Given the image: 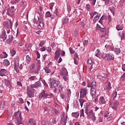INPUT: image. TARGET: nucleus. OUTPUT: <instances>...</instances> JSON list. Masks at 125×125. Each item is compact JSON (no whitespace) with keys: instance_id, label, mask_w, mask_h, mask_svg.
<instances>
[{"instance_id":"f257e3e1","label":"nucleus","mask_w":125,"mask_h":125,"mask_svg":"<svg viewBox=\"0 0 125 125\" xmlns=\"http://www.w3.org/2000/svg\"><path fill=\"white\" fill-rule=\"evenodd\" d=\"M49 97H54V95L52 93L47 94L45 93V91L43 90L41 93L39 94V98L40 100L43 99L45 100L46 103H51L50 101H46V99L50 100V98Z\"/></svg>"},{"instance_id":"f03ea898","label":"nucleus","mask_w":125,"mask_h":125,"mask_svg":"<svg viewBox=\"0 0 125 125\" xmlns=\"http://www.w3.org/2000/svg\"><path fill=\"white\" fill-rule=\"evenodd\" d=\"M85 113L86 114L89 119H91L93 122L96 121V118L95 117V113L93 112V110L88 108L86 107L85 109Z\"/></svg>"},{"instance_id":"7ed1b4c3","label":"nucleus","mask_w":125,"mask_h":125,"mask_svg":"<svg viewBox=\"0 0 125 125\" xmlns=\"http://www.w3.org/2000/svg\"><path fill=\"white\" fill-rule=\"evenodd\" d=\"M13 118L17 120V125H22V118L21 117V113L18 111L14 113Z\"/></svg>"},{"instance_id":"20e7f679","label":"nucleus","mask_w":125,"mask_h":125,"mask_svg":"<svg viewBox=\"0 0 125 125\" xmlns=\"http://www.w3.org/2000/svg\"><path fill=\"white\" fill-rule=\"evenodd\" d=\"M102 57L105 60H114V55L110 53H103L102 54Z\"/></svg>"},{"instance_id":"39448f33","label":"nucleus","mask_w":125,"mask_h":125,"mask_svg":"<svg viewBox=\"0 0 125 125\" xmlns=\"http://www.w3.org/2000/svg\"><path fill=\"white\" fill-rule=\"evenodd\" d=\"M57 16V17H59V14H58V9H56L54 12V16L51 15L50 12L47 11L45 14V17H51L52 19H54L55 18V16Z\"/></svg>"},{"instance_id":"423d86ee","label":"nucleus","mask_w":125,"mask_h":125,"mask_svg":"<svg viewBox=\"0 0 125 125\" xmlns=\"http://www.w3.org/2000/svg\"><path fill=\"white\" fill-rule=\"evenodd\" d=\"M38 21L36 20V19H34V20H33V22L34 24H38V22H39V24L38 25V29H42V28H43V22H42V21L41 19H40L38 17Z\"/></svg>"},{"instance_id":"0eeeda50","label":"nucleus","mask_w":125,"mask_h":125,"mask_svg":"<svg viewBox=\"0 0 125 125\" xmlns=\"http://www.w3.org/2000/svg\"><path fill=\"white\" fill-rule=\"evenodd\" d=\"M14 6H11L10 8L7 9V15L10 16L12 18L14 17Z\"/></svg>"},{"instance_id":"6e6552de","label":"nucleus","mask_w":125,"mask_h":125,"mask_svg":"<svg viewBox=\"0 0 125 125\" xmlns=\"http://www.w3.org/2000/svg\"><path fill=\"white\" fill-rule=\"evenodd\" d=\"M4 28H6L7 29H11L12 28V21L11 20H9L8 21H5L3 23Z\"/></svg>"},{"instance_id":"1a4fd4ad","label":"nucleus","mask_w":125,"mask_h":125,"mask_svg":"<svg viewBox=\"0 0 125 125\" xmlns=\"http://www.w3.org/2000/svg\"><path fill=\"white\" fill-rule=\"evenodd\" d=\"M19 57H16V58H15L14 69L17 73H19V69H18V67H19Z\"/></svg>"},{"instance_id":"9d476101","label":"nucleus","mask_w":125,"mask_h":125,"mask_svg":"<svg viewBox=\"0 0 125 125\" xmlns=\"http://www.w3.org/2000/svg\"><path fill=\"white\" fill-rule=\"evenodd\" d=\"M59 84V82L56 81V80L54 79H52L51 80L50 82V87L52 88H55V87L58 86V84Z\"/></svg>"},{"instance_id":"9b49d317","label":"nucleus","mask_w":125,"mask_h":125,"mask_svg":"<svg viewBox=\"0 0 125 125\" xmlns=\"http://www.w3.org/2000/svg\"><path fill=\"white\" fill-rule=\"evenodd\" d=\"M88 93L87 89L83 88L80 91V98H83L86 96V94Z\"/></svg>"},{"instance_id":"f8f14e48","label":"nucleus","mask_w":125,"mask_h":125,"mask_svg":"<svg viewBox=\"0 0 125 125\" xmlns=\"http://www.w3.org/2000/svg\"><path fill=\"white\" fill-rule=\"evenodd\" d=\"M110 105L113 110H116L118 108V106H119V102L118 101H113V102L110 101Z\"/></svg>"},{"instance_id":"ddd939ff","label":"nucleus","mask_w":125,"mask_h":125,"mask_svg":"<svg viewBox=\"0 0 125 125\" xmlns=\"http://www.w3.org/2000/svg\"><path fill=\"white\" fill-rule=\"evenodd\" d=\"M87 87H90L91 88H95L96 87V82L93 81L92 82H90L89 80L87 81Z\"/></svg>"},{"instance_id":"4468645a","label":"nucleus","mask_w":125,"mask_h":125,"mask_svg":"<svg viewBox=\"0 0 125 125\" xmlns=\"http://www.w3.org/2000/svg\"><path fill=\"white\" fill-rule=\"evenodd\" d=\"M40 86H42V83H41L40 80L30 85L31 88H39Z\"/></svg>"},{"instance_id":"2eb2a0df","label":"nucleus","mask_w":125,"mask_h":125,"mask_svg":"<svg viewBox=\"0 0 125 125\" xmlns=\"http://www.w3.org/2000/svg\"><path fill=\"white\" fill-rule=\"evenodd\" d=\"M104 90L106 91V92H109V90L112 89V87L111 86V83L108 82L106 83V85L104 87Z\"/></svg>"},{"instance_id":"dca6fc26","label":"nucleus","mask_w":125,"mask_h":125,"mask_svg":"<svg viewBox=\"0 0 125 125\" xmlns=\"http://www.w3.org/2000/svg\"><path fill=\"white\" fill-rule=\"evenodd\" d=\"M90 94L92 98H94V97L96 96V89L95 88H91L90 91Z\"/></svg>"},{"instance_id":"f3484780","label":"nucleus","mask_w":125,"mask_h":125,"mask_svg":"<svg viewBox=\"0 0 125 125\" xmlns=\"http://www.w3.org/2000/svg\"><path fill=\"white\" fill-rule=\"evenodd\" d=\"M60 74L62 76H67L68 75V71L65 67H63L62 71H60Z\"/></svg>"},{"instance_id":"a211bd4d","label":"nucleus","mask_w":125,"mask_h":125,"mask_svg":"<svg viewBox=\"0 0 125 125\" xmlns=\"http://www.w3.org/2000/svg\"><path fill=\"white\" fill-rule=\"evenodd\" d=\"M5 36H6V31H5V30H3V31L2 32V34L0 36L1 39H3V42H4V41H5V40H6L7 37Z\"/></svg>"},{"instance_id":"6ab92c4d","label":"nucleus","mask_w":125,"mask_h":125,"mask_svg":"<svg viewBox=\"0 0 125 125\" xmlns=\"http://www.w3.org/2000/svg\"><path fill=\"white\" fill-rule=\"evenodd\" d=\"M88 65H91V66L89 68L90 71H91V69L93 68V62H92V60L89 59L87 61Z\"/></svg>"},{"instance_id":"aec40b11","label":"nucleus","mask_w":125,"mask_h":125,"mask_svg":"<svg viewBox=\"0 0 125 125\" xmlns=\"http://www.w3.org/2000/svg\"><path fill=\"white\" fill-rule=\"evenodd\" d=\"M69 21V19L67 17H64L62 19V24L64 25V24H67L68 21Z\"/></svg>"},{"instance_id":"412c9836","label":"nucleus","mask_w":125,"mask_h":125,"mask_svg":"<svg viewBox=\"0 0 125 125\" xmlns=\"http://www.w3.org/2000/svg\"><path fill=\"white\" fill-rule=\"evenodd\" d=\"M55 60H57L58 58L60 57V50H57L55 52Z\"/></svg>"},{"instance_id":"4be33fe9","label":"nucleus","mask_w":125,"mask_h":125,"mask_svg":"<svg viewBox=\"0 0 125 125\" xmlns=\"http://www.w3.org/2000/svg\"><path fill=\"white\" fill-rule=\"evenodd\" d=\"M13 40V35H10L8 36V38L7 40V43H10V42H12V41Z\"/></svg>"},{"instance_id":"5701e85b","label":"nucleus","mask_w":125,"mask_h":125,"mask_svg":"<svg viewBox=\"0 0 125 125\" xmlns=\"http://www.w3.org/2000/svg\"><path fill=\"white\" fill-rule=\"evenodd\" d=\"M4 84L6 87H8L9 88L11 87V84L10 83V82L7 80L4 81Z\"/></svg>"},{"instance_id":"b1692460","label":"nucleus","mask_w":125,"mask_h":125,"mask_svg":"<svg viewBox=\"0 0 125 125\" xmlns=\"http://www.w3.org/2000/svg\"><path fill=\"white\" fill-rule=\"evenodd\" d=\"M0 108L1 110H4V108H5V101H1Z\"/></svg>"},{"instance_id":"393cba45","label":"nucleus","mask_w":125,"mask_h":125,"mask_svg":"<svg viewBox=\"0 0 125 125\" xmlns=\"http://www.w3.org/2000/svg\"><path fill=\"white\" fill-rule=\"evenodd\" d=\"M72 117L73 118H76V119L79 118V116H80V113L78 112H73L71 114Z\"/></svg>"},{"instance_id":"a878e982","label":"nucleus","mask_w":125,"mask_h":125,"mask_svg":"<svg viewBox=\"0 0 125 125\" xmlns=\"http://www.w3.org/2000/svg\"><path fill=\"white\" fill-rule=\"evenodd\" d=\"M6 73V72L5 71V69H1L0 70V76L1 77H3L4 76V75H5Z\"/></svg>"},{"instance_id":"bb28decb","label":"nucleus","mask_w":125,"mask_h":125,"mask_svg":"<svg viewBox=\"0 0 125 125\" xmlns=\"http://www.w3.org/2000/svg\"><path fill=\"white\" fill-rule=\"evenodd\" d=\"M31 57H30V56L26 55V62L27 63V64H30L31 63Z\"/></svg>"},{"instance_id":"cd10ccee","label":"nucleus","mask_w":125,"mask_h":125,"mask_svg":"<svg viewBox=\"0 0 125 125\" xmlns=\"http://www.w3.org/2000/svg\"><path fill=\"white\" fill-rule=\"evenodd\" d=\"M62 125H66L67 124V116L62 118Z\"/></svg>"},{"instance_id":"c85d7f7f","label":"nucleus","mask_w":125,"mask_h":125,"mask_svg":"<svg viewBox=\"0 0 125 125\" xmlns=\"http://www.w3.org/2000/svg\"><path fill=\"white\" fill-rule=\"evenodd\" d=\"M99 102L100 104H105V103H106V101H105V99H104V97H101L100 98Z\"/></svg>"},{"instance_id":"c756f323","label":"nucleus","mask_w":125,"mask_h":125,"mask_svg":"<svg viewBox=\"0 0 125 125\" xmlns=\"http://www.w3.org/2000/svg\"><path fill=\"white\" fill-rule=\"evenodd\" d=\"M0 57L2 59L6 58L7 57V54L5 52H3L2 54H0Z\"/></svg>"},{"instance_id":"7c9ffc66","label":"nucleus","mask_w":125,"mask_h":125,"mask_svg":"<svg viewBox=\"0 0 125 125\" xmlns=\"http://www.w3.org/2000/svg\"><path fill=\"white\" fill-rule=\"evenodd\" d=\"M3 64L4 65V66H8L10 65L9 61L7 60H4L3 62Z\"/></svg>"},{"instance_id":"2f4dec72","label":"nucleus","mask_w":125,"mask_h":125,"mask_svg":"<svg viewBox=\"0 0 125 125\" xmlns=\"http://www.w3.org/2000/svg\"><path fill=\"white\" fill-rule=\"evenodd\" d=\"M114 52L115 53H116V54L119 55V54L121 53V50L120 49V48H116L114 49Z\"/></svg>"},{"instance_id":"473e14b6","label":"nucleus","mask_w":125,"mask_h":125,"mask_svg":"<svg viewBox=\"0 0 125 125\" xmlns=\"http://www.w3.org/2000/svg\"><path fill=\"white\" fill-rule=\"evenodd\" d=\"M109 10L112 13L113 15H114V14H115V7L114 6L110 7L109 8Z\"/></svg>"},{"instance_id":"72a5a7b5","label":"nucleus","mask_w":125,"mask_h":125,"mask_svg":"<svg viewBox=\"0 0 125 125\" xmlns=\"http://www.w3.org/2000/svg\"><path fill=\"white\" fill-rule=\"evenodd\" d=\"M44 69L45 73H46L47 74H48L51 72V70L49 69V68L47 66L45 67Z\"/></svg>"},{"instance_id":"f704fd0d","label":"nucleus","mask_w":125,"mask_h":125,"mask_svg":"<svg viewBox=\"0 0 125 125\" xmlns=\"http://www.w3.org/2000/svg\"><path fill=\"white\" fill-rule=\"evenodd\" d=\"M58 90L60 93H62L63 92V85H60L58 87Z\"/></svg>"},{"instance_id":"c9c22d12","label":"nucleus","mask_w":125,"mask_h":125,"mask_svg":"<svg viewBox=\"0 0 125 125\" xmlns=\"http://www.w3.org/2000/svg\"><path fill=\"white\" fill-rule=\"evenodd\" d=\"M117 31H121L124 29V27L122 25L119 24L116 26Z\"/></svg>"},{"instance_id":"e433bc0d","label":"nucleus","mask_w":125,"mask_h":125,"mask_svg":"<svg viewBox=\"0 0 125 125\" xmlns=\"http://www.w3.org/2000/svg\"><path fill=\"white\" fill-rule=\"evenodd\" d=\"M28 80H29V81H35L37 80V77L35 76H31L30 77H29Z\"/></svg>"},{"instance_id":"4c0bfd02","label":"nucleus","mask_w":125,"mask_h":125,"mask_svg":"<svg viewBox=\"0 0 125 125\" xmlns=\"http://www.w3.org/2000/svg\"><path fill=\"white\" fill-rule=\"evenodd\" d=\"M84 102H85L84 100L82 99H79V103H80V105L81 107H83V105Z\"/></svg>"},{"instance_id":"58836bf2","label":"nucleus","mask_w":125,"mask_h":125,"mask_svg":"<svg viewBox=\"0 0 125 125\" xmlns=\"http://www.w3.org/2000/svg\"><path fill=\"white\" fill-rule=\"evenodd\" d=\"M100 17V16H98V15H97L94 18V20H93L94 22H96L97 21H98Z\"/></svg>"},{"instance_id":"ea45409f","label":"nucleus","mask_w":125,"mask_h":125,"mask_svg":"<svg viewBox=\"0 0 125 125\" xmlns=\"http://www.w3.org/2000/svg\"><path fill=\"white\" fill-rule=\"evenodd\" d=\"M96 14H97V12H96L93 13H90V19H92V18H93V16H94V15H96Z\"/></svg>"},{"instance_id":"a19ab883","label":"nucleus","mask_w":125,"mask_h":125,"mask_svg":"<svg viewBox=\"0 0 125 125\" xmlns=\"http://www.w3.org/2000/svg\"><path fill=\"white\" fill-rule=\"evenodd\" d=\"M42 125H49L48 122L43 120L42 121Z\"/></svg>"},{"instance_id":"79ce46f5","label":"nucleus","mask_w":125,"mask_h":125,"mask_svg":"<svg viewBox=\"0 0 125 125\" xmlns=\"http://www.w3.org/2000/svg\"><path fill=\"white\" fill-rule=\"evenodd\" d=\"M100 53V51L99 50V49H97L95 52V56H96L97 57H99Z\"/></svg>"},{"instance_id":"37998d69","label":"nucleus","mask_w":125,"mask_h":125,"mask_svg":"<svg viewBox=\"0 0 125 125\" xmlns=\"http://www.w3.org/2000/svg\"><path fill=\"white\" fill-rule=\"evenodd\" d=\"M19 1H20V0H12L11 1V3L12 4H15V3L19 2Z\"/></svg>"},{"instance_id":"c03bdc74","label":"nucleus","mask_w":125,"mask_h":125,"mask_svg":"<svg viewBox=\"0 0 125 125\" xmlns=\"http://www.w3.org/2000/svg\"><path fill=\"white\" fill-rule=\"evenodd\" d=\"M40 70H41V68H40V66H38L33 71V72H34L35 74H38V72Z\"/></svg>"},{"instance_id":"a18cd8bd","label":"nucleus","mask_w":125,"mask_h":125,"mask_svg":"<svg viewBox=\"0 0 125 125\" xmlns=\"http://www.w3.org/2000/svg\"><path fill=\"white\" fill-rule=\"evenodd\" d=\"M10 53L11 54V56H14V55H15V54H16V52L15 51V50H11Z\"/></svg>"},{"instance_id":"49530a36","label":"nucleus","mask_w":125,"mask_h":125,"mask_svg":"<svg viewBox=\"0 0 125 125\" xmlns=\"http://www.w3.org/2000/svg\"><path fill=\"white\" fill-rule=\"evenodd\" d=\"M80 116L84 117V113L83 112V109H82L80 111Z\"/></svg>"},{"instance_id":"de8ad7c7","label":"nucleus","mask_w":125,"mask_h":125,"mask_svg":"<svg viewBox=\"0 0 125 125\" xmlns=\"http://www.w3.org/2000/svg\"><path fill=\"white\" fill-rule=\"evenodd\" d=\"M69 50L71 54H74V53H75V50H74L71 47H69Z\"/></svg>"},{"instance_id":"09e8293b","label":"nucleus","mask_w":125,"mask_h":125,"mask_svg":"<svg viewBox=\"0 0 125 125\" xmlns=\"http://www.w3.org/2000/svg\"><path fill=\"white\" fill-rule=\"evenodd\" d=\"M25 5V2H24V1L22 0L20 3V6H21V7H24Z\"/></svg>"},{"instance_id":"8fccbe9b","label":"nucleus","mask_w":125,"mask_h":125,"mask_svg":"<svg viewBox=\"0 0 125 125\" xmlns=\"http://www.w3.org/2000/svg\"><path fill=\"white\" fill-rule=\"evenodd\" d=\"M25 47H26V49H24V50H23V51H24V52H26V51H29V47H27V46L28 45V43H26V44H25Z\"/></svg>"},{"instance_id":"3c124183","label":"nucleus","mask_w":125,"mask_h":125,"mask_svg":"<svg viewBox=\"0 0 125 125\" xmlns=\"http://www.w3.org/2000/svg\"><path fill=\"white\" fill-rule=\"evenodd\" d=\"M100 31L101 32H105V31H106V28L105 27H100Z\"/></svg>"},{"instance_id":"603ef678","label":"nucleus","mask_w":125,"mask_h":125,"mask_svg":"<svg viewBox=\"0 0 125 125\" xmlns=\"http://www.w3.org/2000/svg\"><path fill=\"white\" fill-rule=\"evenodd\" d=\"M103 0V1H105L104 3L106 5H108L109 4V1H110L109 0Z\"/></svg>"},{"instance_id":"864d4df0","label":"nucleus","mask_w":125,"mask_h":125,"mask_svg":"<svg viewBox=\"0 0 125 125\" xmlns=\"http://www.w3.org/2000/svg\"><path fill=\"white\" fill-rule=\"evenodd\" d=\"M104 118H106V117H107V116H108V115H109V112H108V111H104Z\"/></svg>"},{"instance_id":"5fc2aeb1","label":"nucleus","mask_w":125,"mask_h":125,"mask_svg":"<svg viewBox=\"0 0 125 125\" xmlns=\"http://www.w3.org/2000/svg\"><path fill=\"white\" fill-rule=\"evenodd\" d=\"M43 45H44V42H41L39 43V46L42 47Z\"/></svg>"},{"instance_id":"6e6d98bb","label":"nucleus","mask_w":125,"mask_h":125,"mask_svg":"<svg viewBox=\"0 0 125 125\" xmlns=\"http://www.w3.org/2000/svg\"><path fill=\"white\" fill-rule=\"evenodd\" d=\"M36 54L37 55V58L38 59H40V57H41V54H40V53L39 52V51H36Z\"/></svg>"},{"instance_id":"4d7b16f0","label":"nucleus","mask_w":125,"mask_h":125,"mask_svg":"<svg viewBox=\"0 0 125 125\" xmlns=\"http://www.w3.org/2000/svg\"><path fill=\"white\" fill-rule=\"evenodd\" d=\"M117 92H115L114 94L112 95V98H113V99H115V98H116V96H117Z\"/></svg>"},{"instance_id":"13d9d810","label":"nucleus","mask_w":125,"mask_h":125,"mask_svg":"<svg viewBox=\"0 0 125 125\" xmlns=\"http://www.w3.org/2000/svg\"><path fill=\"white\" fill-rule=\"evenodd\" d=\"M86 7L88 11H89L90 10V5H89V4H86Z\"/></svg>"},{"instance_id":"bf43d9fd","label":"nucleus","mask_w":125,"mask_h":125,"mask_svg":"<svg viewBox=\"0 0 125 125\" xmlns=\"http://www.w3.org/2000/svg\"><path fill=\"white\" fill-rule=\"evenodd\" d=\"M35 66V64L34 63H33L30 66V69H31V70H34V69H35L36 67Z\"/></svg>"},{"instance_id":"052dcab7","label":"nucleus","mask_w":125,"mask_h":125,"mask_svg":"<svg viewBox=\"0 0 125 125\" xmlns=\"http://www.w3.org/2000/svg\"><path fill=\"white\" fill-rule=\"evenodd\" d=\"M107 19L109 21V23H110V22H111V21H112V18L111 17V16L110 15H109L107 16Z\"/></svg>"},{"instance_id":"680f3d73","label":"nucleus","mask_w":125,"mask_h":125,"mask_svg":"<svg viewBox=\"0 0 125 125\" xmlns=\"http://www.w3.org/2000/svg\"><path fill=\"white\" fill-rule=\"evenodd\" d=\"M121 79H122V80L123 81V82H124V81H125V73H124L123 75L122 76Z\"/></svg>"},{"instance_id":"e2e57ef3","label":"nucleus","mask_w":125,"mask_h":125,"mask_svg":"<svg viewBox=\"0 0 125 125\" xmlns=\"http://www.w3.org/2000/svg\"><path fill=\"white\" fill-rule=\"evenodd\" d=\"M19 101L20 103H21V104H23V103H24V101L23 100V99H22V98H19Z\"/></svg>"},{"instance_id":"0e129e2a","label":"nucleus","mask_w":125,"mask_h":125,"mask_svg":"<svg viewBox=\"0 0 125 125\" xmlns=\"http://www.w3.org/2000/svg\"><path fill=\"white\" fill-rule=\"evenodd\" d=\"M54 6V3H51L50 4V9H52Z\"/></svg>"},{"instance_id":"69168bd1","label":"nucleus","mask_w":125,"mask_h":125,"mask_svg":"<svg viewBox=\"0 0 125 125\" xmlns=\"http://www.w3.org/2000/svg\"><path fill=\"white\" fill-rule=\"evenodd\" d=\"M87 42H88V41L87 40H84V41H83V45H85L86 44H87Z\"/></svg>"},{"instance_id":"338daca9","label":"nucleus","mask_w":125,"mask_h":125,"mask_svg":"<svg viewBox=\"0 0 125 125\" xmlns=\"http://www.w3.org/2000/svg\"><path fill=\"white\" fill-rule=\"evenodd\" d=\"M41 51H45V47H42L40 48Z\"/></svg>"},{"instance_id":"774afa93","label":"nucleus","mask_w":125,"mask_h":125,"mask_svg":"<svg viewBox=\"0 0 125 125\" xmlns=\"http://www.w3.org/2000/svg\"><path fill=\"white\" fill-rule=\"evenodd\" d=\"M122 70H123V71H125V64H124L122 65Z\"/></svg>"}]
</instances>
